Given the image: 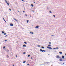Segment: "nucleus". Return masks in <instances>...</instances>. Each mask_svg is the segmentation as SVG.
<instances>
[{"mask_svg": "<svg viewBox=\"0 0 66 66\" xmlns=\"http://www.w3.org/2000/svg\"><path fill=\"white\" fill-rule=\"evenodd\" d=\"M3 48L4 49V48H5V46H4V47H3Z\"/></svg>", "mask_w": 66, "mask_h": 66, "instance_id": "obj_23", "label": "nucleus"}, {"mask_svg": "<svg viewBox=\"0 0 66 66\" xmlns=\"http://www.w3.org/2000/svg\"><path fill=\"white\" fill-rule=\"evenodd\" d=\"M23 47H26V45H23Z\"/></svg>", "mask_w": 66, "mask_h": 66, "instance_id": "obj_8", "label": "nucleus"}, {"mask_svg": "<svg viewBox=\"0 0 66 66\" xmlns=\"http://www.w3.org/2000/svg\"><path fill=\"white\" fill-rule=\"evenodd\" d=\"M53 16H54V17H55V15H53Z\"/></svg>", "mask_w": 66, "mask_h": 66, "instance_id": "obj_32", "label": "nucleus"}, {"mask_svg": "<svg viewBox=\"0 0 66 66\" xmlns=\"http://www.w3.org/2000/svg\"><path fill=\"white\" fill-rule=\"evenodd\" d=\"M47 48H48V49H50V47L49 46H47Z\"/></svg>", "mask_w": 66, "mask_h": 66, "instance_id": "obj_13", "label": "nucleus"}, {"mask_svg": "<svg viewBox=\"0 0 66 66\" xmlns=\"http://www.w3.org/2000/svg\"><path fill=\"white\" fill-rule=\"evenodd\" d=\"M50 13H52V12H51V11H50Z\"/></svg>", "mask_w": 66, "mask_h": 66, "instance_id": "obj_36", "label": "nucleus"}, {"mask_svg": "<svg viewBox=\"0 0 66 66\" xmlns=\"http://www.w3.org/2000/svg\"><path fill=\"white\" fill-rule=\"evenodd\" d=\"M31 5L32 6V7H33L34 5H33L32 4H31Z\"/></svg>", "mask_w": 66, "mask_h": 66, "instance_id": "obj_14", "label": "nucleus"}, {"mask_svg": "<svg viewBox=\"0 0 66 66\" xmlns=\"http://www.w3.org/2000/svg\"><path fill=\"white\" fill-rule=\"evenodd\" d=\"M31 59H33V58L32 57L31 58Z\"/></svg>", "mask_w": 66, "mask_h": 66, "instance_id": "obj_40", "label": "nucleus"}, {"mask_svg": "<svg viewBox=\"0 0 66 66\" xmlns=\"http://www.w3.org/2000/svg\"><path fill=\"white\" fill-rule=\"evenodd\" d=\"M10 26H11V27L13 26H14V24H13L12 23H10Z\"/></svg>", "mask_w": 66, "mask_h": 66, "instance_id": "obj_3", "label": "nucleus"}, {"mask_svg": "<svg viewBox=\"0 0 66 66\" xmlns=\"http://www.w3.org/2000/svg\"><path fill=\"white\" fill-rule=\"evenodd\" d=\"M50 49H52V48H51V47H50Z\"/></svg>", "mask_w": 66, "mask_h": 66, "instance_id": "obj_28", "label": "nucleus"}, {"mask_svg": "<svg viewBox=\"0 0 66 66\" xmlns=\"http://www.w3.org/2000/svg\"><path fill=\"white\" fill-rule=\"evenodd\" d=\"M50 46H51V45H50Z\"/></svg>", "mask_w": 66, "mask_h": 66, "instance_id": "obj_49", "label": "nucleus"}, {"mask_svg": "<svg viewBox=\"0 0 66 66\" xmlns=\"http://www.w3.org/2000/svg\"><path fill=\"white\" fill-rule=\"evenodd\" d=\"M18 12H19V11H18Z\"/></svg>", "mask_w": 66, "mask_h": 66, "instance_id": "obj_44", "label": "nucleus"}, {"mask_svg": "<svg viewBox=\"0 0 66 66\" xmlns=\"http://www.w3.org/2000/svg\"><path fill=\"white\" fill-rule=\"evenodd\" d=\"M56 57L57 59H59L60 58V56L59 55H57L56 56Z\"/></svg>", "mask_w": 66, "mask_h": 66, "instance_id": "obj_2", "label": "nucleus"}, {"mask_svg": "<svg viewBox=\"0 0 66 66\" xmlns=\"http://www.w3.org/2000/svg\"><path fill=\"white\" fill-rule=\"evenodd\" d=\"M65 55H66V53L65 54Z\"/></svg>", "mask_w": 66, "mask_h": 66, "instance_id": "obj_50", "label": "nucleus"}, {"mask_svg": "<svg viewBox=\"0 0 66 66\" xmlns=\"http://www.w3.org/2000/svg\"><path fill=\"white\" fill-rule=\"evenodd\" d=\"M62 59L61 58L60 59L59 61H62Z\"/></svg>", "mask_w": 66, "mask_h": 66, "instance_id": "obj_10", "label": "nucleus"}, {"mask_svg": "<svg viewBox=\"0 0 66 66\" xmlns=\"http://www.w3.org/2000/svg\"><path fill=\"white\" fill-rule=\"evenodd\" d=\"M64 56H62V59H64Z\"/></svg>", "mask_w": 66, "mask_h": 66, "instance_id": "obj_7", "label": "nucleus"}, {"mask_svg": "<svg viewBox=\"0 0 66 66\" xmlns=\"http://www.w3.org/2000/svg\"><path fill=\"white\" fill-rule=\"evenodd\" d=\"M24 10H25V9H24Z\"/></svg>", "mask_w": 66, "mask_h": 66, "instance_id": "obj_51", "label": "nucleus"}, {"mask_svg": "<svg viewBox=\"0 0 66 66\" xmlns=\"http://www.w3.org/2000/svg\"><path fill=\"white\" fill-rule=\"evenodd\" d=\"M9 10H10V11H11V9H9Z\"/></svg>", "mask_w": 66, "mask_h": 66, "instance_id": "obj_25", "label": "nucleus"}, {"mask_svg": "<svg viewBox=\"0 0 66 66\" xmlns=\"http://www.w3.org/2000/svg\"><path fill=\"white\" fill-rule=\"evenodd\" d=\"M49 44H50V42H49Z\"/></svg>", "mask_w": 66, "mask_h": 66, "instance_id": "obj_46", "label": "nucleus"}, {"mask_svg": "<svg viewBox=\"0 0 66 66\" xmlns=\"http://www.w3.org/2000/svg\"><path fill=\"white\" fill-rule=\"evenodd\" d=\"M22 1H24L23 0H21Z\"/></svg>", "mask_w": 66, "mask_h": 66, "instance_id": "obj_34", "label": "nucleus"}, {"mask_svg": "<svg viewBox=\"0 0 66 66\" xmlns=\"http://www.w3.org/2000/svg\"><path fill=\"white\" fill-rule=\"evenodd\" d=\"M26 53L25 52L23 53V54H25Z\"/></svg>", "mask_w": 66, "mask_h": 66, "instance_id": "obj_26", "label": "nucleus"}, {"mask_svg": "<svg viewBox=\"0 0 66 66\" xmlns=\"http://www.w3.org/2000/svg\"><path fill=\"white\" fill-rule=\"evenodd\" d=\"M39 27V26H37L35 28H38Z\"/></svg>", "mask_w": 66, "mask_h": 66, "instance_id": "obj_5", "label": "nucleus"}, {"mask_svg": "<svg viewBox=\"0 0 66 66\" xmlns=\"http://www.w3.org/2000/svg\"><path fill=\"white\" fill-rule=\"evenodd\" d=\"M25 11H23V12H24Z\"/></svg>", "mask_w": 66, "mask_h": 66, "instance_id": "obj_41", "label": "nucleus"}, {"mask_svg": "<svg viewBox=\"0 0 66 66\" xmlns=\"http://www.w3.org/2000/svg\"><path fill=\"white\" fill-rule=\"evenodd\" d=\"M50 44H51V43L50 42Z\"/></svg>", "mask_w": 66, "mask_h": 66, "instance_id": "obj_47", "label": "nucleus"}, {"mask_svg": "<svg viewBox=\"0 0 66 66\" xmlns=\"http://www.w3.org/2000/svg\"><path fill=\"white\" fill-rule=\"evenodd\" d=\"M24 44H27V43L26 42H24Z\"/></svg>", "mask_w": 66, "mask_h": 66, "instance_id": "obj_9", "label": "nucleus"}, {"mask_svg": "<svg viewBox=\"0 0 66 66\" xmlns=\"http://www.w3.org/2000/svg\"><path fill=\"white\" fill-rule=\"evenodd\" d=\"M40 51H42V52H46V51L45 50H43L42 49H40Z\"/></svg>", "mask_w": 66, "mask_h": 66, "instance_id": "obj_1", "label": "nucleus"}, {"mask_svg": "<svg viewBox=\"0 0 66 66\" xmlns=\"http://www.w3.org/2000/svg\"><path fill=\"white\" fill-rule=\"evenodd\" d=\"M27 23H28V22H29V20H27Z\"/></svg>", "mask_w": 66, "mask_h": 66, "instance_id": "obj_20", "label": "nucleus"}, {"mask_svg": "<svg viewBox=\"0 0 66 66\" xmlns=\"http://www.w3.org/2000/svg\"><path fill=\"white\" fill-rule=\"evenodd\" d=\"M4 33V32L3 31H2V33H3H3Z\"/></svg>", "mask_w": 66, "mask_h": 66, "instance_id": "obj_19", "label": "nucleus"}, {"mask_svg": "<svg viewBox=\"0 0 66 66\" xmlns=\"http://www.w3.org/2000/svg\"><path fill=\"white\" fill-rule=\"evenodd\" d=\"M13 66H14V64H13Z\"/></svg>", "mask_w": 66, "mask_h": 66, "instance_id": "obj_42", "label": "nucleus"}, {"mask_svg": "<svg viewBox=\"0 0 66 66\" xmlns=\"http://www.w3.org/2000/svg\"><path fill=\"white\" fill-rule=\"evenodd\" d=\"M30 33L32 34H33V32H30Z\"/></svg>", "mask_w": 66, "mask_h": 66, "instance_id": "obj_6", "label": "nucleus"}, {"mask_svg": "<svg viewBox=\"0 0 66 66\" xmlns=\"http://www.w3.org/2000/svg\"><path fill=\"white\" fill-rule=\"evenodd\" d=\"M46 63L47 64H48V63H49V62H46Z\"/></svg>", "mask_w": 66, "mask_h": 66, "instance_id": "obj_30", "label": "nucleus"}, {"mask_svg": "<svg viewBox=\"0 0 66 66\" xmlns=\"http://www.w3.org/2000/svg\"><path fill=\"white\" fill-rule=\"evenodd\" d=\"M32 12H34V11L33 10H32Z\"/></svg>", "mask_w": 66, "mask_h": 66, "instance_id": "obj_38", "label": "nucleus"}, {"mask_svg": "<svg viewBox=\"0 0 66 66\" xmlns=\"http://www.w3.org/2000/svg\"><path fill=\"white\" fill-rule=\"evenodd\" d=\"M27 65H30V64H29V63H28V64H27Z\"/></svg>", "mask_w": 66, "mask_h": 66, "instance_id": "obj_27", "label": "nucleus"}, {"mask_svg": "<svg viewBox=\"0 0 66 66\" xmlns=\"http://www.w3.org/2000/svg\"><path fill=\"white\" fill-rule=\"evenodd\" d=\"M59 53H60V54H62V52H59Z\"/></svg>", "mask_w": 66, "mask_h": 66, "instance_id": "obj_11", "label": "nucleus"}, {"mask_svg": "<svg viewBox=\"0 0 66 66\" xmlns=\"http://www.w3.org/2000/svg\"><path fill=\"white\" fill-rule=\"evenodd\" d=\"M16 57H17V55H16Z\"/></svg>", "mask_w": 66, "mask_h": 66, "instance_id": "obj_43", "label": "nucleus"}, {"mask_svg": "<svg viewBox=\"0 0 66 66\" xmlns=\"http://www.w3.org/2000/svg\"><path fill=\"white\" fill-rule=\"evenodd\" d=\"M5 2H6V3H7V1H6V0H5Z\"/></svg>", "mask_w": 66, "mask_h": 66, "instance_id": "obj_15", "label": "nucleus"}, {"mask_svg": "<svg viewBox=\"0 0 66 66\" xmlns=\"http://www.w3.org/2000/svg\"><path fill=\"white\" fill-rule=\"evenodd\" d=\"M34 3H35V2H34Z\"/></svg>", "mask_w": 66, "mask_h": 66, "instance_id": "obj_48", "label": "nucleus"}, {"mask_svg": "<svg viewBox=\"0 0 66 66\" xmlns=\"http://www.w3.org/2000/svg\"><path fill=\"white\" fill-rule=\"evenodd\" d=\"M54 49H56V48H54Z\"/></svg>", "mask_w": 66, "mask_h": 66, "instance_id": "obj_37", "label": "nucleus"}, {"mask_svg": "<svg viewBox=\"0 0 66 66\" xmlns=\"http://www.w3.org/2000/svg\"><path fill=\"white\" fill-rule=\"evenodd\" d=\"M48 46H50V44H49V45H48Z\"/></svg>", "mask_w": 66, "mask_h": 66, "instance_id": "obj_39", "label": "nucleus"}, {"mask_svg": "<svg viewBox=\"0 0 66 66\" xmlns=\"http://www.w3.org/2000/svg\"><path fill=\"white\" fill-rule=\"evenodd\" d=\"M3 19L4 20V21H5L6 22V21H5V20L4 19V18H3Z\"/></svg>", "mask_w": 66, "mask_h": 66, "instance_id": "obj_16", "label": "nucleus"}, {"mask_svg": "<svg viewBox=\"0 0 66 66\" xmlns=\"http://www.w3.org/2000/svg\"><path fill=\"white\" fill-rule=\"evenodd\" d=\"M48 55H50V54H48Z\"/></svg>", "mask_w": 66, "mask_h": 66, "instance_id": "obj_45", "label": "nucleus"}, {"mask_svg": "<svg viewBox=\"0 0 66 66\" xmlns=\"http://www.w3.org/2000/svg\"><path fill=\"white\" fill-rule=\"evenodd\" d=\"M14 20H15V21H16L17 22H18V20H17L13 18Z\"/></svg>", "mask_w": 66, "mask_h": 66, "instance_id": "obj_4", "label": "nucleus"}, {"mask_svg": "<svg viewBox=\"0 0 66 66\" xmlns=\"http://www.w3.org/2000/svg\"><path fill=\"white\" fill-rule=\"evenodd\" d=\"M56 49H58V47H56Z\"/></svg>", "mask_w": 66, "mask_h": 66, "instance_id": "obj_33", "label": "nucleus"}, {"mask_svg": "<svg viewBox=\"0 0 66 66\" xmlns=\"http://www.w3.org/2000/svg\"><path fill=\"white\" fill-rule=\"evenodd\" d=\"M6 36H7V35H6V36H5V37H6Z\"/></svg>", "mask_w": 66, "mask_h": 66, "instance_id": "obj_31", "label": "nucleus"}, {"mask_svg": "<svg viewBox=\"0 0 66 66\" xmlns=\"http://www.w3.org/2000/svg\"><path fill=\"white\" fill-rule=\"evenodd\" d=\"M38 47H40V45H38Z\"/></svg>", "mask_w": 66, "mask_h": 66, "instance_id": "obj_24", "label": "nucleus"}, {"mask_svg": "<svg viewBox=\"0 0 66 66\" xmlns=\"http://www.w3.org/2000/svg\"><path fill=\"white\" fill-rule=\"evenodd\" d=\"M26 61H24V62H23V63H26Z\"/></svg>", "mask_w": 66, "mask_h": 66, "instance_id": "obj_18", "label": "nucleus"}, {"mask_svg": "<svg viewBox=\"0 0 66 66\" xmlns=\"http://www.w3.org/2000/svg\"><path fill=\"white\" fill-rule=\"evenodd\" d=\"M30 56V55H28V57H29V56Z\"/></svg>", "mask_w": 66, "mask_h": 66, "instance_id": "obj_21", "label": "nucleus"}, {"mask_svg": "<svg viewBox=\"0 0 66 66\" xmlns=\"http://www.w3.org/2000/svg\"><path fill=\"white\" fill-rule=\"evenodd\" d=\"M63 64H64V63H63Z\"/></svg>", "mask_w": 66, "mask_h": 66, "instance_id": "obj_52", "label": "nucleus"}, {"mask_svg": "<svg viewBox=\"0 0 66 66\" xmlns=\"http://www.w3.org/2000/svg\"><path fill=\"white\" fill-rule=\"evenodd\" d=\"M41 48H43V49H44V48H45L44 47V46L41 47Z\"/></svg>", "mask_w": 66, "mask_h": 66, "instance_id": "obj_12", "label": "nucleus"}, {"mask_svg": "<svg viewBox=\"0 0 66 66\" xmlns=\"http://www.w3.org/2000/svg\"><path fill=\"white\" fill-rule=\"evenodd\" d=\"M6 34V33H4V35H5Z\"/></svg>", "mask_w": 66, "mask_h": 66, "instance_id": "obj_29", "label": "nucleus"}, {"mask_svg": "<svg viewBox=\"0 0 66 66\" xmlns=\"http://www.w3.org/2000/svg\"><path fill=\"white\" fill-rule=\"evenodd\" d=\"M7 4L8 5H9V3H7Z\"/></svg>", "mask_w": 66, "mask_h": 66, "instance_id": "obj_17", "label": "nucleus"}, {"mask_svg": "<svg viewBox=\"0 0 66 66\" xmlns=\"http://www.w3.org/2000/svg\"><path fill=\"white\" fill-rule=\"evenodd\" d=\"M6 41H7V40H5V42H6Z\"/></svg>", "mask_w": 66, "mask_h": 66, "instance_id": "obj_35", "label": "nucleus"}, {"mask_svg": "<svg viewBox=\"0 0 66 66\" xmlns=\"http://www.w3.org/2000/svg\"><path fill=\"white\" fill-rule=\"evenodd\" d=\"M25 16H28V15H27L26 14H25Z\"/></svg>", "mask_w": 66, "mask_h": 66, "instance_id": "obj_22", "label": "nucleus"}]
</instances>
